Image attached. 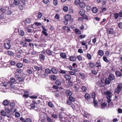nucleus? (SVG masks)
I'll return each mask as SVG.
<instances>
[{"mask_svg":"<svg viewBox=\"0 0 122 122\" xmlns=\"http://www.w3.org/2000/svg\"><path fill=\"white\" fill-rule=\"evenodd\" d=\"M10 82L12 83H14L15 84V82H16L15 81V79L13 77L11 78H10Z\"/></svg>","mask_w":122,"mask_h":122,"instance_id":"58836bf2","label":"nucleus"},{"mask_svg":"<svg viewBox=\"0 0 122 122\" xmlns=\"http://www.w3.org/2000/svg\"><path fill=\"white\" fill-rule=\"evenodd\" d=\"M71 18V16L70 15H67L65 16V19L66 21L70 20Z\"/></svg>","mask_w":122,"mask_h":122,"instance_id":"9b49d317","label":"nucleus"},{"mask_svg":"<svg viewBox=\"0 0 122 122\" xmlns=\"http://www.w3.org/2000/svg\"><path fill=\"white\" fill-rule=\"evenodd\" d=\"M31 54L33 55H36L37 54V52L34 50H32L31 52Z\"/></svg>","mask_w":122,"mask_h":122,"instance_id":"e2e57ef3","label":"nucleus"},{"mask_svg":"<svg viewBox=\"0 0 122 122\" xmlns=\"http://www.w3.org/2000/svg\"><path fill=\"white\" fill-rule=\"evenodd\" d=\"M51 78L52 80H55L56 79V77L54 75H52L51 76Z\"/></svg>","mask_w":122,"mask_h":122,"instance_id":"bf43d9fd","label":"nucleus"},{"mask_svg":"<svg viewBox=\"0 0 122 122\" xmlns=\"http://www.w3.org/2000/svg\"><path fill=\"white\" fill-rule=\"evenodd\" d=\"M76 58L78 59V60L80 61H82V57L81 55L78 56Z\"/></svg>","mask_w":122,"mask_h":122,"instance_id":"5fc2aeb1","label":"nucleus"},{"mask_svg":"<svg viewBox=\"0 0 122 122\" xmlns=\"http://www.w3.org/2000/svg\"><path fill=\"white\" fill-rule=\"evenodd\" d=\"M7 54L9 56H12L13 54V53L12 51H7Z\"/></svg>","mask_w":122,"mask_h":122,"instance_id":"864d4df0","label":"nucleus"},{"mask_svg":"<svg viewBox=\"0 0 122 122\" xmlns=\"http://www.w3.org/2000/svg\"><path fill=\"white\" fill-rule=\"evenodd\" d=\"M18 32L19 34L21 36H24L25 34L24 32L21 30H18Z\"/></svg>","mask_w":122,"mask_h":122,"instance_id":"f3484780","label":"nucleus"},{"mask_svg":"<svg viewBox=\"0 0 122 122\" xmlns=\"http://www.w3.org/2000/svg\"><path fill=\"white\" fill-rule=\"evenodd\" d=\"M81 2L80 0H75L74 3L75 5H80Z\"/></svg>","mask_w":122,"mask_h":122,"instance_id":"473e14b6","label":"nucleus"},{"mask_svg":"<svg viewBox=\"0 0 122 122\" xmlns=\"http://www.w3.org/2000/svg\"><path fill=\"white\" fill-rule=\"evenodd\" d=\"M16 66L19 68H21L23 66V65L20 63H18L16 64Z\"/></svg>","mask_w":122,"mask_h":122,"instance_id":"37998d69","label":"nucleus"},{"mask_svg":"<svg viewBox=\"0 0 122 122\" xmlns=\"http://www.w3.org/2000/svg\"><path fill=\"white\" fill-rule=\"evenodd\" d=\"M46 53L49 55H51L53 53V52L49 50H46Z\"/></svg>","mask_w":122,"mask_h":122,"instance_id":"c756f323","label":"nucleus"},{"mask_svg":"<svg viewBox=\"0 0 122 122\" xmlns=\"http://www.w3.org/2000/svg\"><path fill=\"white\" fill-rule=\"evenodd\" d=\"M81 89L83 92H86L87 90L86 88L84 86H82L81 88Z\"/></svg>","mask_w":122,"mask_h":122,"instance_id":"603ef678","label":"nucleus"},{"mask_svg":"<svg viewBox=\"0 0 122 122\" xmlns=\"http://www.w3.org/2000/svg\"><path fill=\"white\" fill-rule=\"evenodd\" d=\"M25 31L28 33H31L33 32V30L29 26H26L25 28Z\"/></svg>","mask_w":122,"mask_h":122,"instance_id":"39448f33","label":"nucleus"},{"mask_svg":"<svg viewBox=\"0 0 122 122\" xmlns=\"http://www.w3.org/2000/svg\"><path fill=\"white\" fill-rule=\"evenodd\" d=\"M63 29L64 30H66L67 32L70 31V28L66 26H64L63 27Z\"/></svg>","mask_w":122,"mask_h":122,"instance_id":"5701e85b","label":"nucleus"},{"mask_svg":"<svg viewBox=\"0 0 122 122\" xmlns=\"http://www.w3.org/2000/svg\"><path fill=\"white\" fill-rule=\"evenodd\" d=\"M85 13V11L83 10H81L79 12V14L80 15L83 16L84 15Z\"/></svg>","mask_w":122,"mask_h":122,"instance_id":"393cba45","label":"nucleus"},{"mask_svg":"<svg viewBox=\"0 0 122 122\" xmlns=\"http://www.w3.org/2000/svg\"><path fill=\"white\" fill-rule=\"evenodd\" d=\"M55 95L56 97L58 98L60 96V92L58 90H57L55 93Z\"/></svg>","mask_w":122,"mask_h":122,"instance_id":"ddd939ff","label":"nucleus"},{"mask_svg":"<svg viewBox=\"0 0 122 122\" xmlns=\"http://www.w3.org/2000/svg\"><path fill=\"white\" fill-rule=\"evenodd\" d=\"M6 12L7 15H11L12 14V12L11 10H9H9H7Z\"/></svg>","mask_w":122,"mask_h":122,"instance_id":"7c9ffc66","label":"nucleus"},{"mask_svg":"<svg viewBox=\"0 0 122 122\" xmlns=\"http://www.w3.org/2000/svg\"><path fill=\"white\" fill-rule=\"evenodd\" d=\"M76 58L75 56H70L69 59L71 61H74L76 60Z\"/></svg>","mask_w":122,"mask_h":122,"instance_id":"2eb2a0df","label":"nucleus"},{"mask_svg":"<svg viewBox=\"0 0 122 122\" xmlns=\"http://www.w3.org/2000/svg\"><path fill=\"white\" fill-rule=\"evenodd\" d=\"M60 56L62 58L65 59L67 58V56L66 54L64 53H62L60 54Z\"/></svg>","mask_w":122,"mask_h":122,"instance_id":"4468645a","label":"nucleus"},{"mask_svg":"<svg viewBox=\"0 0 122 122\" xmlns=\"http://www.w3.org/2000/svg\"><path fill=\"white\" fill-rule=\"evenodd\" d=\"M75 31L77 33L80 34H81V33L80 30L78 29H75Z\"/></svg>","mask_w":122,"mask_h":122,"instance_id":"de8ad7c7","label":"nucleus"},{"mask_svg":"<svg viewBox=\"0 0 122 122\" xmlns=\"http://www.w3.org/2000/svg\"><path fill=\"white\" fill-rule=\"evenodd\" d=\"M111 80L109 78H107L105 79V84L109 85L111 82Z\"/></svg>","mask_w":122,"mask_h":122,"instance_id":"dca6fc26","label":"nucleus"},{"mask_svg":"<svg viewBox=\"0 0 122 122\" xmlns=\"http://www.w3.org/2000/svg\"><path fill=\"white\" fill-rule=\"evenodd\" d=\"M45 73L47 74H50L51 73V71L49 69H46L45 70Z\"/></svg>","mask_w":122,"mask_h":122,"instance_id":"79ce46f5","label":"nucleus"},{"mask_svg":"<svg viewBox=\"0 0 122 122\" xmlns=\"http://www.w3.org/2000/svg\"><path fill=\"white\" fill-rule=\"evenodd\" d=\"M87 57L89 60H91L92 58L91 55L89 53H88L87 54Z\"/></svg>","mask_w":122,"mask_h":122,"instance_id":"3c124183","label":"nucleus"},{"mask_svg":"<svg viewBox=\"0 0 122 122\" xmlns=\"http://www.w3.org/2000/svg\"><path fill=\"white\" fill-rule=\"evenodd\" d=\"M27 72L29 74H31L32 73V71L30 69H28L27 70Z\"/></svg>","mask_w":122,"mask_h":122,"instance_id":"13d9d810","label":"nucleus"},{"mask_svg":"<svg viewBox=\"0 0 122 122\" xmlns=\"http://www.w3.org/2000/svg\"><path fill=\"white\" fill-rule=\"evenodd\" d=\"M119 14L117 13H115L114 14V17L115 19H117L118 17Z\"/></svg>","mask_w":122,"mask_h":122,"instance_id":"2f4dec72","label":"nucleus"},{"mask_svg":"<svg viewBox=\"0 0 122 122\" xmlns=\"http://www.w3.org/2000/svg\"><path fill=\"white\" fill-rule=\"evenodd\" d=\"M15 115L16 117H19L20 116V114L18 112H16L15 113Z\"/></svg>","mask_w":122,"mask_h":122,"instance_id":"774afa93","label":"nucleus"},{"mask_svg":"<svg viewBox=\"0 0 122 122\" xmlns=\"http://www.w3.org/2000/svg\"><path fill=\"white\" fill-rule=\"evenodd\" d=\"M122 89V84L119 83L114 90V92L117 94H119L121 91Z\"/></svg>","mask_w":122,"mask_h":122,"instance_id":"f03ea898","label":"nucleus"},{"mask_svg":"<svg viewBox=\"0 0 122 122\" xmlns=\"http://www.w3.org/2000/svg\"><path fill=\"white\" fill-rule=\"evenodd\" d=\"M89 65L90 67L93 68L95 66V64L92 62H90L89 63Z\"/></svg>","mask_w":122,"mask_h":122,"instance_id":"ea45409f","label":"nucleus"},{"mask_svg":"<svg viewBox=\"0 0 122 122\" xmlns=\"http://www.w3.org/2000/svg\"><path fill=\"white\" fill-rule=\"evenodd\" d=\"M55 84L58 86H60L61 85V83L60 81L58 80H56L55 81Z\"/></svg>","mask_w":122,"mask_h":122,"instance_id":"a19ab883","label":"nucleus"},{"mask_svg":"<svg viewBox=\"0 0 122 122\" xmlns=\"http://www.w3.org/2000/svg\"><path fill=\"white\" fill-rule=\"evenodd\" d=\"M116 75L120 76H122V74L119 71H116Z\"/></svg>","mask_w":122,"mask_h":122,"instance_id":"09e8293b","label":"nucleus"},{"mask_svg":"<svg viewBox=\"0 0 122 122\" xmlns=\"http://www.w3.org/2000/svg\"><path fill=\"white\" fill-rule=\"evenodd\" d=\"M48 106L51 107H53L54 106L53 104L51 102H49L48 103Z\"/></svg>","mask_w":122,"mask_h":122,"instance_id":"4d7b16f0","label":"nucleus"},{"mask_svg":"<svg viewBox=\"0 0 122 122\" xmlns=\"http://www.w3.org/2000/svg\"><path fill=\"white\" fill-rule=\"evenodd\" d=\"M42 13L40 12H39L38 14V19H40L42 17Z\"/></svg>","mask_w":122,"mask_h":122,"instance_id":"4c0bfd02","label":"nucleus"},{"mask_svg":"<svg viewBox=\"0 0 122 122\" xmlns=\"http://www.w3.org/2000/svg\"><path fill=\"white\" fill-rule=\"evenodd\" d=\"M85 97L86 100H89L90 98V96L88 93H86L85 95Z\"/></svg>","mask_w":122,"mask_h":122,"instance_id":"c9c22d12","label":"nucleus"},{"mask_svg":"<svg viewBox=\"0 0 122 122\" xmlns=\"http://www.w3.org/2000/svg\"><path fill=\"white\" fill-rule=\"evenodd\" d=\"M85 3L83 2H81L80 4V6L81 8H84L86 6Z\"/></svg>","mask_w":122,"mask_h":122,"instance_id":"412c9836","label":"nucleus"},{"mask_svg":"<svg viewBox=\"0 0 122 122\" xmlns=\"http://www.w3.org/2000/svg\"><path fill=\"white\" fill-rule=\"evenodd\" d=\"M10 64L11 65H14L16 64L15 62L14 61H12L9 62Z\"/></svg>","mask_w":122,"mask_h":122,"instance_id":"6e6d98bb","label":"nucleus"},{"mask_svg":"<svg viewBox=\"0 0 122 122\" xmlns=\"http://www.w3.org/2000/svg\"><path fill=\"white\" fill-rule=\"evenodd\" d=\"M96 66L97 67H101V63L97 61L96 64Z\"/></svg>","mask_w":122,"mask_h":122,"instance_id":"c03bdc74","label":"nucleus"},{"mask_svg":"<svg viewBox=\"0 0 122 122\" xmlns=\"http://www.w3.org/2000/svg\"><path fill=\"white\" fill-rule=\"evenodd\" d=\"M107 31L109 34H112L114 32L113 29L112 28L108 29L107 30Z\"/></svg>","mask_w":122,"mask_h":122,"instance_id":"f8f14e48","label":"nucleus"},{"mask_svg":"<svg viewBox=\"0 0 122 122\" xmlns=\"http://www.w3.org/2000/svg\"><path fill=\"white\" fill-rule=\"evenodd\" d=\"M25 41L29 42H31L32 41V39H28V37H27L26 38H25Z\"/></svg>","mask_w":122,"mask_h":122,"instance_id":"8fccbe9b","label":"nucleus"},{"mask_svg":"<svg viewBox=\"0 0 122 122\" xmlns=\"http://www.w3.org/2000/svg\"><path fill=\"white\" fill-rule=\"evenodd\" d=\"M105 119L104 117H101L100 118V117L98 118V120L97 122H102L104 121Z\"/></svg>","mask_w":122,"mask_h":122,"instance_id":"6ab92c4d","label":"nucleus"},{"mask_svg":"<svg viewBox=\"0 0 122 122\" xmlns=\"http://www.w3.org/2000/svg\"><path fill=\"white\" fill-rule=\"evenodd\" d=\"M104 94L106 95L107 98H111L112 96V93L111 91H106L104 92Z\"/></svg>","mask_w":122,"mask_h":122,"instance_id":"7ed1b4c3","label":"nucleus"},{"mask_svg":"<svg viewBox=\"0 0 122 122\" xmlns=\"http://www.w3.org/2000/svg\"><path fill=\"white\" fill-rule=\"evenodd\" d=\"M109 78L111 80H113L115 79V77L113 74H111L109 76Z\"/></svg>","mask_w":122,"mask_h":122,"instance_id":"4be33fe9","label":"nucleus"},{"mask_svg":"<svg viewBox=\"0 0 122 122\" xmlns=\"http://www.w3.org/2000/svg\"><path fill=\"white\" fill-rule=\"evenodd\" d=\"M64 77L67 80L69 81L71 79V77L68 74L65 75L64 76Z\"/></svg>","mask_w":122,"mask_h":122,"instance_id":"aec40b11","label":"nucleus"},{"mask_svg":"<svg viewBox=\"0 0 122 122\" xmlns=\"http://www.w3.org/2000/svg\"><path fill=\"white\" fill-rule=\"evenodd\" d=\"M20 44L23 47L26 46V43L25 41H20Z\"/></svg>","mask_w":122,"mask_h":122,"instance_id":"1a4fd4ad","label":"nucleus"},{"mask_svg":"<svg viewBox=\"0 0 122 122\" xmlns=\"http://www.w3.org/2000/svg\"><path fill=\"white\" fill-rule=\"evenodd\" d=\"M9 41L10 42V41L9 40ZM10 42H9V43H8L4 44V46L5 48L7 49H9L11 47V45L10 44Z\"/></svg>","mask_w":122,"mask_h":122,"instance_id":"423d86ee","label":"nucleus"},{"mask_svg":"<svg viewBox=\"0 0 122 122\" xmlns=\"http://www.w3.org/2000/svg\"><path fill=\"white\" fill-rule=\"evenodd\" d=\"M26 122H32L30 118H26L25 120Z\"/></svg>","mask_w":122,"mask_h":122,"instance_id":"0e129e2a","label":"nucleus"},{"mask_svg":"<svg viewBox=\"0 0 122 122\" xmlns=\"http://www.w3.org/2000/svg\"><path fill=\"white\" fill-rule=\"evenodd\" d=\"M63 10L65 12H67L68 10V7L66 6H65L63 8Z\"/></svg>","mask_w":122,"mask_h":122,"instance_id":"49530a36","label":"nucleus"},{"mask_svg":"<svg viewBox=\"0 0 122 122\" xmlns=\"http://www.w3.org/2000/svg\"><path fill=\"white\" fill-rule=\"evenodd\" d=\"M1 115L2 116H5L6 115V113L3 110H2L1 111Z\"/></svg>","mask_w":122,"mask_h":122,"instance_id":"052dcab7","label":"nucleus"},{"mask_svg":"<svg viewBox=\"0 0 122 122\" xmlns=\"http://www.w3.org/2000/svg\"><path fill=\"white\" fill-rule=\"evenodd\" d=\"M9 9V7L4 6L1 8L0 9V10L3 13H5L6 11L7 10H8Z\"/></svg>","mask_w":122,"mask_h":122,"instance_id":"0eeeda50","label":"nucleus"},{"mask_svg":"<svg viewBox=\"0 0 122 122\" xmlns=\"http://www.w3.org/2000/svg\"><path fill=\"white\" fill-rule=\"evenodd\" d=\"M18 7L20 10H23L24 7L23 5H20L18 6Z\"/></svg>","mask_w":122,"mask_h":122,"instance_id":"a18cd8bd","label":"nucleus"},{"mask_svg":"<svg viewBox=\"0 0 122 122\" xmlns=\"http://www.w3.org/2000/svg\"><path fill=\"white\" fill-rule=\"evenodd\" d=\"M23 51L21 49H18L16 51V53L21 54L23 53Z\"/></svg>","mask_w":122,"mask_h":122,"instance_id":"bb28decb","label":"nucleus"},{"mask_svg":"<svg viewBox=\"0 0 122 122\" xmlns=\"http://www.w3.org/2000/svg\"><path fill=\"white\" fill-rule=\"evenodd\" d=\"M65 93L67 96L69 97L71 96L72 95V92L70 90H66Z\"/></svg>","mask_w":122,"mask_h":122,"instance_id":"20e7f679","label":"nucleus"},{"mask_svg":"<svg viewBox=\"0 0 122 122\" xmlns=\"http://www.w3.org/2000/svg\"><path fill=\"white\" fill-rule=\"evenodd\" d=\"M97 54L98 55L101 56L104 55V52L102 50H99L98 51Z\"/></svg>","mask_w":122,"mask_h":122,"instance_id":"9d476101","label":"nucleus"},{"mask_svg":"<svg viewBox=\"0 0 122 122\" xmlns=\"http://www.w3.org/2000/svg\"><path fill=\"white\" fill-rule=\"evenodd\" d=\"M3 104L4 106H8L9 104V103L7 100H5L3 102Z\"/></svg>","mask_w":122,"mask_h":122,"instance_id":"c85d7f7f","label":"nucleus"},{"mask_svg":"<svg viewBox=\"0 0 122 122\" xmlns=\"http://www.w3.org/2000/svg\"><path fill=\"white\" fill-rule=\"evenodd\" d=\"M28 94L29 93L27 91H25L24 92L23 97H25L26 98H27L29 96L28 95Z\"/></svg>","mask_w":122,"mask_h":122,"instance_id":"72a5a7b5","label":"nucleus"},{"mask_svg":"<svg viewBox=\"0 0 122 122\" xmlns=\"http://www.w3.org/2000/svg\"><path fill=\"white\" fill-rule=\"evenodd\" d=\"M14 3L15 5L17 6L20 3V1L19 0H14Z\"/></svg>","mask_w":122,"mask_h":122,"instance_id":"cd10ccee","label":"nucleus"},{"mask_svg":"<svg viewBox=\"0 0 122 122\" xmlns=\"http://www.w3.org/2000/svg\"><path fill=\"white\" fill-rule=\"evenodd\" d=\"M68 99L66 100V104L68 105H70L71 104L72 102H74L75 101V98L72 96H70Z\"/></svg>","mask_w":122,"mask_h":122,"instance_id":"f257e3e1","label":"nucleus"},{"mask_svg":"<svg viewBox=\"0 0 122 122\" xmlns=\"http://www.w3.org/2000/svg\"><path fill=\"white\" fill-rule=\"evenodd\" d=\"M58 71L57 69L55 67L52 68L51 69V70L52 72L54 74L56 73Z\"/></svg>","mask_w":122,"mask_h":122,"instance_id":"a211bd4d","label":"nucleus"},{"mask_svg":"<svg viewBox=\"0 0 122 122\" xmlns=\"http://www.w3.org/2000/svg\"><path fill=\"white\" fill-rule=\"evenodd\" d=\"M80 76V78L82 79H83L85 78V76L84 74L83 73H80L79 74Z\"/></svg>","mask_w":122,"mask_h":122,"instance_id":"f704fd0d","label":"nucleus"},{"mask_svg":"<svg viewBox=\"0 0 122 122\" xmlns=\"http://www.w3.org/2000/svg\"><path fill=\"white\" fill-rule=\"evenodd\" d=\"M83 116L85 117L86 118L89 117V114L86 113L85 112L83 114Z\"/></svg>","mask_w":122,"mask_h":122,"instance_id":"680f3d73","label":"nucleus"},{"mask_svg":"<svg viewBox=\"0 0 122 122\" xmlns=\"http://www.w3.org/2000/svg\"><path fill=\"white\" fill-rule=\"evenodd\" d=\"M17 80L18 81L17 82L18 83L20 84L21 82L23 81L24 78L22 76L19 77L17 79Z\"/></svg>","mask_w":122,"mask_h":122,"instance_id":"6e6552de","label":"nucleus"},{"mask_svg":"<svg viewBox=\"0 0 122 122\" xmlns=\"http://www.w3.org/2000/svg\"><path fill=\"white\" fill-rule=\"evenodd\" d=\"M45 57L42 54L39 55V58L42 60H44L45 59Z\"/></svg>","mask_w":122,"mask_h":122,"instance_id":"e433bc0d","label":"nucleus"},{"mask_svg":"<svg viewBox=\"0 0 122 122\" xmlns=\"http://www.w3.org/2000/svg\"><path fill=\"white\" fill-rule=\"evenodd\" d=\"M55 18L57 20H59L60 18V17L59 14H56L55 16Z\"/></svg>","mask_w":122,"mask_h":122,"instance_id":"69168bd1","label":"nucleus"},{"mask_svg":"<svg viewBox=\"0 0 122 122\" xmlns=\"http://www.w3.org/2000/svg\"><path fill=\"white\" fill-rule=\"evenodd\" d=\"M53 3L54 5L56 6L58 4L57 1V0H54Z\"/></svg>","mask_w":122,"mask_h":122,"instance_id":"338daca9","label":"nucleus"},{"mask_svg":"<svg viewBox=\"0 0 122 122\" xmlns=\"http://www.w3.org/2000/svg\"><path fill=\"white\" fill-rule=\"evenodd\" d=\"M92 10L93 13H96L98 9L96 7H93L92 9Z\"/></svg>","mask_w":122,"mask_h":122,"instance_id":"a878e982","label":"nucleus"},{"mask_svg":"<svg viewBox=\"0 0 122 122\" xmlns=\"http://www.w3.org/2000/svg\"><path fill=\"white\" fill-rule=\"evenodd\" d=\"M102 58L103 60L105 62L107 63L109 62V61L107 59V57L106 56H104Z\"/></svg>","mask_w":122,"mask_h":122,"instance_id":"b1692460","label":"nucleus"}]
</instances>
